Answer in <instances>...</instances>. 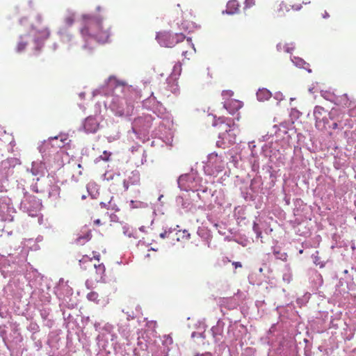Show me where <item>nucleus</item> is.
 <instances>
[{
  "label": "nucleus",
  "mask_w": 356,
  "mask_h": 356,
  "mask_svg": "<svg viewBox=\"0 0 356 356\" xmlns=\"http://www.w3.org/2000/svg\"><path fill=\"white\" fill-rule=\"evenodd\" d=\"M221 95L222 99V102H229L233 99L234 92L230 90H223Z\"/></svg>",
  "instance_id": "12"
},
{
  "label": "nucleus",
  "mask_w": 356,
  "mask_h": 356,
  "mask_svg": "<svg viewBox=\"0 0 356 356\" xmlns=\"http://www.w3.org/2000/svg\"><path fill=\"white\" fill-rule=\"evenodd\" d=\"M257 99L260 101L268 99L271 97V93L267 89H260L257 92Z\"/></svg>",
  "instance_id": "11"
},
{
  "label": "nucleus",
  "mask_w": 356,
  "mask_h": 356,
  "mask_svg": "<svg viewBox=\"0 0 356 356\" xmlns=\"http://www.w3.org/2000/svg\"><path fill=\"white\" fill-rule=\"evenodd\" d=\"M80 33L86 41L94 40L99 43L109 41L111 26L102 18L83 15L80 19Z\"/></svg>",
  "instance_id": "1"
},
{
  "label": "nucleus",
  "mask_w": 356,
  "mask_h": 356,
  "mask_svg": "<svg viewBox=\"0 0 356 356\" xmlns=\"http://www.w3.org/2000/svg\"><path fill=\"white\" fill-rule=\"evenodd\" d=\"M33 29L35 30V43L37 44V47H35V51L38 52L41 48L40 47H39V42L48 39L50 35V31L49 29L45 26H33Z\"/></svg>",
  "instance_id": "5"
},
{
  "label": "nucleus",
  "mask_w": 356,
  "mask_h": 356,
  "mask_svg": "<svg viewBox=\"0 0 356 356\" xmlns=\"http://www.w3.org/2000/svg\"><path fill=\"white\" fill-rule=\"evenodd\" d=\"M91 236H92V235H91L90 231L88 230L86 232V234H84L83 235L79 236L76 238V242L79 244H83L85 241H89L91 238Z\"/></svg>",
  "instance_id": "13"
},
{
  "label": "nucleus",
  "mask_w": 356,
  "mask_h": 356,
  "mask_svg": "<svg viewBox=\"0 0 356 356\" xmlns=\"http://www.w3.org/2000/svg\"><path fill=\"white\" fill-rule=\"evenodd\" d=\"M110 155V153H108L106 151H104L103 152V155L101 156V158L105 161H108Z\"/></svg>",
  "instance_id": "25"
},
{
  "label": "nucleus",
  "mask_w": 356,
  "mask_h": 356,
  "mask_svg": "<svg viewBox=\"0 0 356 356\" xmlns=\"http://www.w3.org/2000/svg\"><path fill=\"white\" fill-rule=\"evenodd\" d=\"M245 3L246 8H250L254 4V0H245Z\"/></svg>",
  "instance_id": "24"
},
{
  "label": "nucleus",
  "mask_w": 356,
  "mask_h": 356,
  "mask_svg": "<svg viewBox=\"0 0 356 356\" xmlns=\"http://www.w3.org/2000/svg\"><path fill=\"white\" fill-rule=\"evenodd\" d=\"M316 254H313L312 257L314 259V263L316 266H319L320 268H323L325 266V264L321 261V258L318 257V252H316Z\"/></svg>",
  "instance_id": "17"
},
{
  "label": "nucleus",
  "mask_w": 356,
  "mask_h": 356,
  "mask_svg": "<svg viewBox=\"0 0 356 356\" xmlns=\"http://www.w3.org/2000/svg\"><path fill=\"white\" fill-rule=\"evenodd\" d=\"M57 139H58V137H55V138H54V140H57Z\"/></svg>",
  "instance_id": "38"
},
{
  "label": "nucleus",
  "mask_w": 356,
  "mask_h": 356,
  "mask_svg": "<svg viewBox=\"0 0 356 356\" xmlns=\"http://www.w3.org/2000/svg\"><path fill=\"white\" fill-rule=\"evenodd\" d=\"M354 110H355V109H351V110H350V111H349V115H350V116H353V115H354V114H353Z\"/></svg>",
  "instance_id": "33"
},
{
  "label": "nucleus",
  "mask_w": 356,
  "mask_h": 356,
  "mask_svg": "<svg viewBox=\"0 0 356 356\" xmlns=\"http://www.w3.org/2000/svg\"><path fill=\"white\" fill-rule=\"evenodd\" d=\"M123 184H124V189L127 190L129 188V184L127 183V181L126 180H124Z\"/></svg>",
  "instance_id": "31"
},
{
  "label": "nucleus",
  "mask_w": 356,
  "mask_h": 356,
  "mask_svg": "<svg viewBox=\"0 0 356 356\" xmlns=\"http://www.w3.org/2000/svg\"><path fill=\"white\" fill-rule=\"evenodd\" d=\"M169 234V232H167V231H164L163 232L161 233L160 234V237L161 238H165V237H167V236Z\"/></svg>",
  "instance_id": "29"
},
{
  "label": "nucleus",
  "mask_w": 356,
  "mask_h": 356,
  "mask_svg": "<svg viewBox=\"0 0 356 356\" xmlns=\"http://www.w3.org/2000/svg\"><path fill=\"white\" fill-rule=\"evenodd\" d=\"M189 177L188 175L185 176H181L179 179V183L181 184L182 181H184L186 178H188Z\"/></svg>",
  "instance_id": "30"
},
{
  "label": "nucleus",
  "mask_w": 356,
  "mask_h": 356,
  "mask_svg": "<svg viewBox=\"0 0 356 356\" xmlns=\"http://www.w3.org/2000/svg\"><path fill=\"white\" fill-rule=\"evenodd\" d=\"M101 205L104 207H106V204L105 203H103V202H101Z\"/></svg>",
  "instance_id": "35"
},
{
  "label": "nucleus",
  "mask_w": 356,
  "mask_h": 356,
  "mask_svg": "<svg viewBox=\"0 0 356 356\" xmlns=\"http://www.w3.org/2000/svg\"><path fill=\"white\" fill-rule=\"evenodd\" d=\"M225 154L213 152L208 156L207 168L210 169L211 174L218 173L225 169Z\"/></svg>",
  "instance_id": "4"
},
{
  "label": "nucleus",
  "mask_w": 356,
  "mask_h": 356,
  "mask_svg": "<svg viewBox=\"0 0 356 356\" xmlns=\"http://www.w3.org/2000/svg\"><path fill=\"white\" fill-rule=\"evenodd\" d=\"M333 127H334V128H336V127H337V123H334V124H333Z\"/></svg>",
  "instance_id": "36"
},
{
  "label": "nucleus",
  "mask_w": 356,
  "mask_h": 356,
  "mask_svg": "<svg viewBox=\"0 0 356 356\" xmlns=\"http://www.w3.org/2000/svg\"><path fill=\"white\" fill-rule=\"evenodd\" d=\"M299 252H300V254H302V253L303 252V250H300L299 251Z\"/></svg>",
  "instance_id": "37"
},
{
  "label": "nucleus",
  "mask_w": 356,
  "mask_h": 356,
  "mask_svg": "<svg viewBox=\"0 0 356 356\" xmlns=\"http://www.w3.org/2000/svg\"><path fill=\"white\" fill-rule=\"evenodd\" d=\"M277 48L279 51H282V50H284L287 52L289 51V49H285V44H282V43H279L277 45Z\"/></svg>",
  "instance_id": "23"
},
{
  "label": "nucleus",
  "mask_w": 356,
  "mask_h": 356,
  "mask_svg": "<svg viewBox=\"0 0 356 356\" xmlns=\"http://www.w3.org/2000/svg\"><path fill=\"white\" fill-rule=\"evenodd\" d=\"M38 22H40L42 21V18H41V17H40V16H38Z\"/></svg>",
  "instance_id": "34"
},
{
  "label": "nucleus",
  "mask_w": 356,
  "mask_h": 356,
  "mask_svg": "<svg viewBox=\"0 0 356 356\" xmlns=\"http://www.w3.org/2000/svg\"><path fill=\"white\" fill-rule=\"evenodd\" d=\"M324 111V108L320 106H317L314 108V115L316 119H319L322 113Z\"/></svg>",
  "instance_id": "19"
},
{
  "label": "nucleus",
  "mask_w": 356,
  "mask_h": 356,
  "mask_svg": "<svg viewBox=\"0 0 356 356\" xmlns=\"http://www.w3.org/2000/svg\"><path fill=\"white\" fill-rule=\"evenodd\" d=\"M239 3L236 0H230L227 4L226 13L233 15L239 11Z\"/></svg>",
  "instance_id": "10"
},
{
  "label": "nucleus",
  "mask_w": 356,
  "mask_h": 356,
  "mask_svg": "<svg viewBox=\"0 0 356 356\" xmlns=\"http://www.w3.org/2000/svg\"><path fill=\"white\" fill-rule=\"evenodd\" d=\"M107 209L113 210L114 211H118L120 210L115 205L112 204V199L108 202Z\"/></svg>",
  "instance_id": "22"
},
{
  "label": "nucleus",
  "mask_w": 356,
  "mask_h": 356,
  "mask_svg": "<svg viewBox=\"0 0 356 356\" xmlns=\"http://www.w3.org/2000/svg\"><path fill=\"white\" fill-rule=\"evenodd\" d=\"M320 15L323 18H325V19L329 17V14L327 13L326 10H322L321 12Z\"/></svg>",
  "instance_id": "26"
},
{
  "label": "nucleus",
  "mask_w": 356,
  "mask_h": 356,
  "mask_svg": "<svg viewBox=\"0 0 356 356\" xmlns=\"http://www.w3.org/2000/svg\"><path fill=\"white\" fill-rule=\"evenodd\" d=\"M92 254H93V258L96 260H97L98 261H99V257H100V254L98 252H92Z\"/></svg>",
  "instance_id": "28"
},
{
  "label": "nucleus",
  "mask_w": 356,
  "mask_h": 356,
  "mask_svg": "<svg viewBox=\"0 0 356 356\" xmlns=\"http://www.w3.org/2000/svg\"><path fill=\"white\" fill-rule=\"evenodd\" d=\"M253 231L256 234L257 238H261V242L263 243L262 241V232L261 231V229L256 222H254L253 227H252Z\"/></svg>",
  "instance_id": "15"
},
{
  "label": "nucleus",
  "mask_w": 356,
  "mask_h": 356,
  "mask_svg": "<svg viewBox=\"0 0 356 356\" xmlns=\"http://www.w3.org/2000/svg\"><path fill=\"white\" fill-rule=\"evenodd\" d=\"M215 127L218 134V138L221 140V141H217L218 146H220V143L228 145H233L236 143L238 128L232 119L219 118L216 122Z\"/></svg>",
  "instance_id": "2"
},
{
  "label": "nucleus",
  "mask_w": 356,
  "mask_h": 356,
  "mask_svg": "<svg viewBox=\"0 0 356 356\" xmlns=\"http://www.w3.org/2000/svg\"><path fill=\"white\" fill-rule=\"evenodd\" d=\"M83 127L87 132L95 133L99 128V122L96 118L88 117L84 122Z\"/></svg>",
  "instance_id": "7"
},
{
  "label": "nucleus",
  "mask_w": 356,
  "mask_h": 356,
  "mask_svg": "<svg viewBox=\"0 0 356 356\" xmlns=\"http://www.w3.org/2000/svg\"><path fill=\"white\" fill-rule=\"evenodd\" d=\"M82 198H83V199L86 198V196H85V195H83V196H82Z\"/></svg>",
  "instance_id": "39"
},
{
  "label": "nucleus",
  "mask_w": 356,
  "mask_h": 356,
  "mask_svg": "<svg viewBox=\"0 0 356 356\" xmlns=\"http://www.w3.org/2000/svg\"><path fill=\"white\" fill-rule=\"evenodd\" d=\"M74 21H75V15L73 13H69L64 18L65 24L68 26H72L74 24Z\"/></svg>",
  "instance_id": "14"
},
{
  "label": "nucleus",
  "mask_w": 356,
  "mask_h": 356,
  "mask_svg": "<svg viewBox=\"0 0 356 356\" xmlns=\"http://www.w3.org/2000/svg\"><path fill=\"white\" fill-rule=\"evenodd\" d=\"M232 265L234 266L235 268H241L242 264L239 261H234L232 262Z\"/></svg>",
  "instance_id": "27"
},
{
  "label": "nucleus",
  "mask_w": 356,
  "mask_h": 356,
  "mask_svg": "<svg viewBox=\"0 0 356 356\" xmlns=\"http://www.w3.org/2000/svg\"><path fill=\"white\" fill-rule=\"evenodd\" d=\"M223 107L230 113L234 114L237 112L243 106V103L236 99H232L229 102H222Z\"/></svg>",
  "instance_id": "6"
},
{
  "label": "nucleus",
  "mask_w": 356,
  "mask_h": 356,
  "mask_svg": "<svg viewBox=\"0 0 356 356\" xmlns=\"http://www.w3.org/2000/svg\"><path fill=\"white\" fill-rule=\"evenodd\" d=\"M156 39L161 46L172 47L176 44L183 42L185 39V35L182 33L172 34L168 31H160L157 33Z\"/></svg>",
  "instance_id": "3"
},
{
  "label": "nucleus",
  "mask_w": 356,
  "mask_h": 356,
  "mask_svg": "<svg viewBox=\"0 0 356 356\" xmlns=\"http://www.w3.org/2000/svg\"><path fill=\"white\" fill-rule=\"evenodd\" d=\"M87 298L94 302H99V294L95 291H91L87 295Z\"/></svg>",
  "instance_id": "16"
},
{
  "label": "nucleus",
  "mask_w": 356,
  "mask_h": 356,
  "mask_svg": "<svg viewBox=\"0 0 356 356\" xmlns=\"http://www.w3.org/2000/svg\"><path fill=\"white\" fill-rule=\"evenodd\" d=\"M27 44H28L27 42L19 41L17 46V51L18 52H22L26 48Z\"/></svg>",
  "instance_id": "20"
},
{
  "label": "nucleus",
  "mask_w": 356,
  "mask_h": 356,
  "mask_svg": "<svg viewBox=\"0 0 356 356\" xmlns=\"http://www.w3.org/2000/svg\"><path fill=\"white\" fill-rule=\"evenodd\" d=\"M181 72V64L179 62H178L173 67L172 74L175 76L180 75Z\"/></svg>",
  "instance_id": "18"
},
{
  "label": "nucleus",
  "mask_w": 356,
  "mask_h": 356,
  "mask_svg": "<svg viewBox=\"0 0 356 356\" xmlns=\"http://www.w3.org/2000/svg\"><path fill=\"white\" fill-rule=\"evenodd\" d=\"M86 262L91 263L92 262V258H90L88 256H83L82 259L79 260V263H80L81 265H82V264H83L84 263H86Z\"/></svg>",
  "instance_id": "21"
},
{
  "label": "nucleus",
  "mask_w": 356,
  "mask_h": 356,
  "mask_svg": "<svg viewBox=\"0 0 356 356\" xmlns=\"http://www.w3.org/2000/svg\"><path fill=\"white\" fill-rule=\"evenodd\" d=\"M184 45L186 46V49L182 50V56L188 59L189 56L195 52V49L190 38L186 39Z\"/></svg>",
  "instance_id": "9"
},
{
  "label": "nucleus",
  "mask_w": 356,
  "mask_h": 356,
  "mask_svg": "<svg viewBox=\"0 0 356 356\" xmlns=\"http://www.w3.org/2000/svg\"><path fill=\"white\" fill-rule=\"evenodd\" d=\"M94 223H95V225H101V221H100V220H99V219H97V220H95V221H94Z\"/></svg>",
  "instance_id": "32"
},
{
  "label": "nucleus",
  "mask_w": 356,
  "mask_h": 356,
  "mask_svg": "<svg viewBox=\"0 0 356 356\" xmlns=\"http://www.w3.org/2000/svg\"><path fill=\"white\" fill-rule=\"evenodd\" d=\"M93 266L95 269L96 276L95 277V280L97 282L104 281V277L105 274V266L102 264H94Z\"/></svg>",
  "instance_id": "8"
}]
</instances>
